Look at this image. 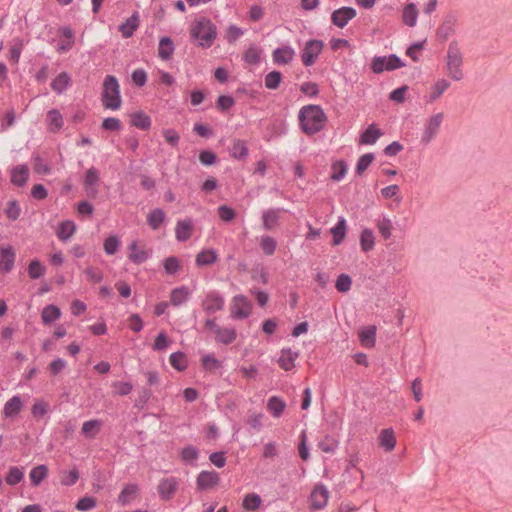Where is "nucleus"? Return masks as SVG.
<instances>
[{
  "label": "nucleus",
  "mask_w": 512,
  "mask_h": 512,
  "mask_svg": "<svg viewBox=\"0 0 512 512\" xmlns=\"http://www.w3.org/2000/svg\"><path fill=\"white\" fill-rule=\"evenodd\" d=\"M326 120L323 109L318 105L303 106L299 111L300 126L308 135L319 132L324 127Z\"/></svg>",
  "instance_id": "1"
},
{
  "label": "nucleus",
  "mask_w": 512,
  "mask_h": 512,
  "mask_svg": "<svg viewBox=\"0 0 512 512\" xmlns=\"http://www.w3.org/2000/svg\"><path fill=\"white\" fill-rule=\"evenodd\" d=\"M191 36L198 41L199 45L208 48L216 38V27L207 18L196 19L191 25Z\"/></svg>",
  "instance_id": "2"
},
{
  "label": "nucleus",
  "mask_w": 512,
  "mask_h": 512,
  "mask_svg": "<svg viewBox=\"0 0 512 512\" xmlns=\"http://www.w3.org/2000/svg\"><path fill=\"white\" fill-rule=\"evenodd\" d=\"M445 72L454 81H461L464 78L463 56L456 43H450L447 55Z\"/></svg>",
  "instance_id": "3"
},
{
  "label": "nucleus",
  "mask_w": 512,
  "mask_h": 512,
  "mask_svg": "<svg viewBox=\"0 0 512 512\" xmlns=\"http://www.w3.org/2000/svg\"><path fill=\"white\" fill-rule=\"evenodd\" d=\"M102 102L106 109L118 110L121 107L120 86L112 75L106 76L103 82Z\"/></svg>",
  "instance_id": "4"
},
{
  "label": "nucleus",
  "mask_w": 512,
  "mask_h": 512,
  "mask_svg": "<svg viewBox=\"0 0 512 512\" xmlns=\"http://www.w3.org/2000/svg\"><path fill=\"white\" fill-rule=\"evenodd\" d=\"M443 121L444 114L442 112L435 113L426 119L421 133V144L428 145L435 139Z\"/></svg>",
  "instance_id": "5"
},
{
  "label": "nucleus",
  "mask_w": 512,
  "mask_h": 512,
  "mask_svg": "<svg viewBox=\"0 0 512 512\" xmlns=\"http://www.w3.org/2000/svg\"><path fill=\"white\" fill-rule=\"evenodd\" d=\"M323 47L324 44L320 40L313 39L307 41L301 53L303 64L305 66L313 65L321 54Z\"/></svg>",
  "instance_id": "6"
},
{
  "label": "nucleus",
  "mask_w": 512,
  "mask_h": 512,
  "mask_svg": "<svg viewBox=\"0 0 512 512\" xmlns=\"http://www.w3.org/2000/svg\"><path fill=\"white\" fill-rule=\"evenodd\" d=\"M252 310L251 302L243 295H237L231 300L230 312L234 319L247 318Z\"/></svg>",
  "instance_id": "7"
},
{
  "label": "nucleus",
  "mask_w": 512,
  "mask_h": 512,
  "mask_svg": "<svg viewBox=\"0 0 512 512\" xmlns=\"http://www.w3.org/2000/svg\"><path fill=\"white\" fill-rule=\"evenodd\" d=\"M404 64L396 55L388 57H375L371 63V69L374 73H382L383 71H392L402 67Z\"/></svg>",
  "instance_id": "8"
},
{
  "label": "nucleus",
  "mask_w": 512,
  "mask_h": 512,
  "mask_svg": "<svg viewBox=\"0 0 512 512\" xmlns=\"http://www.w3.org/2000/svg\"><path fill=\"white\" fill-rule=\"evenodd\" d=\"M128 250V258L135 264L145 262L150 256L149 250H147L146 246L139 241L132 242L129 245Z\"/></svg>",
  "instance_id": "9"
},
{
  "label": "nucleus",
  "mask_w": 512,
  "mask_h": 512,
  "mask_svg": "<svg viewBox=\"0 0 512 512\" xmlns=\"http://www.w3.org/2000/svg\"><path fill=\"white\" fill-rule=\"evenodd\" d=\"M357 15V12L354 8L351 7H342L337 10H335L332 13L331 20L334 25H336L339 28H343L347 25V23L355 18Z\"/></svg>",
  "instance_id": "10"
},
{
  "label": "nucleus",
  "mask_w": 512,
  "mask_h": 512,
  "mask_svg": "<svg viewBox=\"0 0 512 512\" xmlns=\"http://www.w3.org/2000/svg\"><path fill=\"white\" fill-rule=\"evenodd\" d=\"M98 182H99V173L95 168H90L86 171L84 177V189L86 194L95 198L98 194Z\"/></svg>",
  "instance_id": "11"
},
{
  "label": "nucleus",
  "mask_w": 512,
  "mask_h": 512,
  "mask_svg": "<svg viewBox=\"0 0 512 512\" xmlns=\"http://www.w3.org/2000/svg\"><path fill=\"white\" fill-rule=\"evenodd\" d=\"M329 498V491L323 485H317L311 492L310 501L313 509H322L326 506Z\"/></svg>",
  "instance_id": "12"
},
{
  "label": "nucleus",
  "mask_w": 512,
  "mask_h": 512,
  "mask_svg": "<svg viewBox=\"0 0 512 512\" xmlns=\"http://www.w3.org/2000/svg\"><path fill=\"white\" fill-rule=\"evenodd\" d=\"M450 87V82L446 79H438L434 84H432L426 95V102L433 103L438 100L445 91Z\"/></svg>",
  "instance_id": "13"
},
{
  "label": "nucleus",
  "mask_w": 512,
  "mask_h": 512,
  "mask_svg": "<svg viewBox=\"0 0 512 512\" xmlns=\"http://www.w3.org/2000/svg\"><path fill=\"white\" fill-rule=\"evenodd\" d=\"M295 57V50L290 46H283L277 48L272 53V59L274 63L278 65H287Z\"/></svg>",
  "instance_id": "14"
},
{
  "label": "nucleus",
  "mask_w": 512,
  "mask_h": 512,
  "mask_svg": "<svg viewBox=\"0 0 512 512\" xmlns=\"http://www.w3.org/2000/svg\"><path fill=\"white\" fill-rule=\"evenodd\" d=\"M178 487V481L173 478L162 479L158 485V492L162 499H170L176 492Z\"/></svg>",
  "instance_id": "15"
},
{
  "label": "nucleus",
  "mask_w": 512,
  "mask_h": 512,
  "mask_svg": "<svg viewBox=\"0 0 512 512\" xmlns=\"http://www.w3.org/2000/svg\"><path fill=\"white\" fill-rule=\"evenodd\" d=\"M203 308L206 312L213 314L224 306V299L216 293H210L203 301Z\"/></svg>",
  "instance_id": "16"
},
{
  "label": "nucleus",
  "mask_w": 512,
  "mask_h": 512,
  "mask_svg": "<svg viewBox=\"0 0 512 512\" xmlns=\"http://www.w3.org/2000/svg\"><path fill=\"white\" fill-rule=\"evenodd\" d=\"M219 482V475L214 471H202L197 477V485L200 489L215 487Z\"/></svg>",
  "instance_id": "17"
},
{
  "label": "nucleus",
  "mask_w": 512,
  "mask_h": 512,
  "mask_svg": "<svg viewBox=\"0 0 512 512\" xmlns=\"http://www.w3.org/2000/svg\"><path fill=\"white\" fill-rule=\"evenodd\" d=\"M15 260V252L12 247L0 248V271L8 272L12 269Z\"/></svg>",
  "instance_id": "18"
},
{
  "label": "nucleus",
  "mask_w": 512,
  "mask_h": 512,
  "mask_svg": "<svg viewBox=\"0 0 512 512\" xmlns=\"http://www.w3.org/2000/svg\"><path fill=\"white\" fill-rule=\"evenodd\" d=\"M193 231V222L190 219L180 220L176 224L175 236L178 241L188 240Z\"/></svg>",
  "instance_id": "19"
},
{
  "label": "nucleus",
  "mask_w": 512,
  "mask_h": 512,
  "mask_svg": "<svg viewBox=\"0 0 512 512\" xmlns=\"http://www.w3.org/2000/svg\"><path fill=\"white\" fill-rule=\"evenodd\" d=\"M379 446L390 452L396 446V437L392 429H383L379 434Z\"/></svg>",
  "instance_id": "20"
},
{
  "label": "nucleus",
  "mask_w": 512,
  "mask_h": 512,
  "mask_svg": "<svg viewBox=\"0 0 512 512\" xmlns=\"http://www.w3.org/2000/svg\"><path fill=\"white\" fill-rule=\"evenodd\" d=\"M138 490L139 488L136 484L125 485L118 496V503L122 506L131 503L136 498Z\"/></svg>",
  "instance_id": "21"
},
{
  "label": "nucleus",
  "mask_w": 512,
  "mask_h": 512,
  "mask_svg": "<svg viewBox=\"0 0 512 512\" xmlns=\"http://www.w3.org/2000/svg\"><path fill=\"white\" fill-rule=\"evenodd\" d=\"M29 178V168L26 165H18L11 170V182L17 186H23Z\"/></svg>",
  "instance_id": "22"
},
{
  "label": "nucleus",
  "mask_w": 512,
  "mask_h": 512,
  "mask_svg": "<svg viewBox=\"0 0 512 512\" xmlns=\"http://www.w3.org/2000/svg\"><path fill=\"white\" fill-rule=\"evenodd\" d=\"M298 358V353L291 349H283L279 357L278 363L285 371L291 370L295 366V361Z\"/></svg>",
  "instance_id": "23"
},
{
  "label": "nucleus",
  "mask_w": 512,
  "mask_h": 512,
  "mask_svg": "<svg viewBox=\"0 0 512 512\" xmlns=\"http://www.w3.org/2000/svg\"><path fill=\"white\" fill-rule=\"evenodd\" d=\"M102 421L98 419L88 420L82 424L81 433L86 438H95L102 428Z\"/></svg>",
  "instance_id": "24"
},
{
  "label": "nucleus",
  "mask_w": 512,
  "mask_h": 512,
  "mask_svg": "<svg viewBox=\"0 0 512 512\" xmlns=\"http://www.w3.org/2000/svg\"><path fill=\"white\" fill-rule=\"evenodd\" d=\"M382 136V132L375 124H371L368 128L362 133L360 137V143L365 145L374 144L380 137Z\"/></svg>",
  "instance_id": "25"
},
{
  "label": "nucleus",
  "mask_w": 512,
  "mask_h": 512,
  "mask_svg": "<svg viewBox=\"0 0 512 512\" xmlns=\"http://www.w3.org/2000/svg\"><path fill=\"white\" fill-rule=\"evenodd\" d=\"M76 231V225L71 220L63 221L59 224L56 235L61 241H67Z\"/></svg>",
  "instance_id": "26"
},
{
  "label": "nucleus",
  "mask_w": 512,
  "mask_h": 512,
  "mask_svg": "<svg viewBox=\"0 0 512 512\" xmlns=\"http://www.w3.org/2000/svg\"><path fill=\"white\" fill-rule=\"evenodd\" d=\"M375 338H376V327L375 326H369L362 328L359 331V339L361 342V345L367 348H371L375 345Z\"/></svg>",
  "instance_id": "27"
},
{
  "label": "nucleus",
  "mask_w": 512,
  "mask_h": 512,
  "mask_svg": "<svg viewBox=\"0 0 512 512\" xmlns=\"http://www.w3.org/2000/svg\"><path fill=\"white\" fill-rule=\"evenodd\" d=\"M418 18V9L414 3H410L406 5L402 12V21L405 25L409 27H414L416 25Z\"/></svg>",
  "instance_id": "28"
},
{
  "label": "nucleus",
  "mask_w": 512,
  "mask_h": 512,
  "mask_svg": "<svg viewBox=\"0 0 512 512\" xmlns=\"http://www.w3.org/2000/svg\"><path fill=\"white\" fill-rule=\"evenodd\" d=\"M286 408L284 400L277 396H272L268 399L267 410L272 414L273 417L279 418Z\"/></svg>",
  "instance_id": "29"
},
{
  "label": "nucleus",
  "mask_w": 512,
  "mask_h": 512,
  "mask_svg": "<svg viewBox=\"0 0 512 512\" xmlns=\"http://www.w3.org/2000/svg\"><path fill=\"white\" fill-rule=\"evenodd\" d=\"M47 123L50 131H59L63 127L62 114L56 109L50 110L47 113Z\"/></svg>",
  "instance_id": "30"
},
{
  "label": "nucleus",
  "mask_w": 512,
  "mask_h": 512,
  "mask_svg": "<svg viewBox=\"0 0 512 512\" xmlns=\"http://www.w3.org/2000/svg\"><path fill=\"white\" fill-rule=\"evenodd\" d=\"M139 26V18L137 14H133L130 18H128L125 23H123L119 27V31L121 32L122 36L125 38H128L133 35L134 31Z\"/></svg>",
  "instance_id": "31"
},
{
  "label": "nucleus",
  "mask_w": 512,
  "mask_h": 512,
  "mask_svg": "<svg viewBox=\"0 0 512 512\" xmlns=\"http://www.w3.org/2000/svg\"><path fill=\"white\" fill-rule=\"evenodd\" d=\"M71 84V78L66 72L60 73L51 83V88L56 93H62Z\"/></svg>",
  "instance_id": "32"
},
{
  "label": "nucleus",
  "mask_w": 512,
  "mask_h": 512,
  "mask_svg": "<svg viewBox=\"0 0 512 512\" xmlns=\"http://www.w3.org/2000/svg\"><path fill=\"white\" fill-rule=\"evenodd\" d=\"M174 52V45L172 40L169 37H163L159 41L158 54L159 57L163 60H168L171 58Z\"/></svg>",
  "instance_id": "33"
},
{
  "label": "nucleus",
  "mask_w": 512,
  "mask_h": 512,
  "mask_svg": "<svg viewBox=\"0 0 512 512\" xmlns=\"http://www.w3.org/2000/svg\"><path fill=\"white\" fill-rule=\"evenodd\" d=\"M218 259V254L213 249L203 250L196 256V265L206 266L211 265Z\"/></svg>",
  "instance_id": "34"
},
{
  "label": "nucleus",
  "mask_w": 512,
  "mask_h": 512,
  "mask_svg": "<svg viewBox=\"0 0 512 512\" xmlns=\"http://www.w3.org/2000/svg\"><path fill=\"white\" fill-rule=\"evenodd\" d=\"M61 316L60 309L55 305H47L43 308L41 318L44 324H50L58 320Z\"/></svg>",
  "instance_id": "35"
},
{
  "label": "nucleus",
  "mask_w": 512,
  "mask_h": 512,
  "mask_svg": "<svg viewBox=\"0 0 512 512\" xmlns=\"http://www.w3.org/2000/svg\"><path fill=\"white\" fill-rule=\"evenodd\" d=\"M190 296V290L187 287L175 288L171 291L170 300L172 305L179 306L184 303Z\"/></svg>",
  "instance_id": "36"
},
{
  "label": "nucleus",
  "mask_w": 512,
  "mask_h": 512,
  "mask_svg": "<svg viewBox=\"0 0 512 512\" xmlns=\"http://www.w3.org/2000/svg\"><path fill=\"white\" fill-rule=\"evenodd\" d=\"M216 340L223 344H230L236 339V331L233 328H217L215 330Z\"/></svg>",
  "instance_id": "37"
},
{
  "label": "nucleus",
  "mask_w": 512,
  "mask_h": 512,
  "mask_svg": "<svg viewBox=\"0 0 512 512\" xmlns=\"http://www.w3.org/2000/svg\"><path fill=\"white\" fill-rule=\"evenodd\" d=\"M333 235V245H339L346 235V221L344 218H340L337 225L330 230Z\"/></svg>",
  "instance_id": "38"
},
{
  "label": "nucleus",
  "mask_w": 512,
  "mask_h": 512,
  "mask_svg": "<svg viewBox=\"0 0 512 512\" xmlns=\"http://www.w3.org/2000/svg\"><path fill=\"white\" fill-rule=\"evenodd\" d=\"M47 475L48 468L46 465H38L34 467L29 473L31 483L34 486H38L47 477Z\"/></svg>",
  "instance_id": "39"
},
{
  "label": "nucleus",
  "mask_w": 512,
  "mask_h": 512,
  "mask_svg": "<svg viewBox=\"0 0 512 512\" xmlns=\"http://www.w3.org/2000/svg\"><path fill=\"white\" fill-rule=\"evenodd\" d=\"M131 124L139 129L146 130L151 126V119L143 112H136L131 115Z\"/></svg>",
  "instance_id": "40"
},
{
  "label": "nucleus",
  "mask_w": 512,
  "mask_h": 512,
  "mask_svg": "<svg viewBox=\"0 0 512 512\" xmlns=\"http://www.w3.org/2000/svg\"><path fill=\"white\" fill-rule=\"evenodd\" d=\"M231 156L238 160H244L248 156V147L243 140H235L231 148Z\"/></svg>",
  "instance_id": "41"
},
{
  "label": "nucleus",
  "mask_w": 512,
  "mask_h": 512,
  "mask_svg": "<svg viewBox=\"0 0 512 512\" xmlns=\"http://www.w3.org/2000/svg\"><path fill=\"white\" fill-rule=\"evenodd\" d=\"M61 33L63 39L59 43L58 50L64 52L72 48L74 44V34L73 31L68 27L63 28Z\"/></svg>",
  "instance_id": "42"
},
{
  "label": "nucleus",
  "mask_w": 512,
  "mask_h": 512,
  "mask_svg": "<svg viewBox=\"0 0 512 512\" xmlns=\"http://www.w3.org/2000/svg\"><path fill=\"white\" fill-rule=\"evenodd\" d=\"M279 210L270 209L263 213L262 219H263V225L265 229L271 230L273 229L279 220Z\"/></svg>",
  "instance_id": "43"
},
{
  "label": "nucleus",
  "mask_w": 512,
  "mask_h": 512,
  "mask_svg": "<svg viewBox=\"0 0 512 512\" xmlns=\"http://www.w3.org/2000/svg\"><path fill=\"white\" fill-rule=\"evenodd\" d=\"M22 402L20 397L14 396L8 400L4 406V414L7 417H13L21 410Z\"/></svg>",
  "instance_id": "44"
},
{
  "label": "nucleus",
  "mask_w": 512,
  "mask_h": 512,
  "mask_svg": "<svg viewBox=\"0 0 512 512\" xmlns=\"http://www.w3.org/2000/svg\"><path fill=\"white\" fill-rule=\"evenodd\" d=\"M262 50L256 46H250L244 53V61L249 65H257L261 59Z\"/></svg>",
  "instance_id": "45"
},
{
  "label": "nucleus",
  "mask_w": 512,
  "mask_h": 512,
  "mask_svg": "<svg viewBox=\"0 0 512 512\" xmlns=\"http://www.w3.org/2000/svg\"><path fill=\"white\" fill-rule=\"evenodd\" d=\"M360 244L363 251L367 252L373 249L375 244L374 233L370 229H364L361 233Z\"/></svg>",
  "instance_id": "46"
},
{
  "label": "nucleus",
  "mask_w": 512,
  "mask_h": 512,
  "mask_svg": "<svg viewBox=\"0 0 512 512\" xmlns=\"http://www.w3.org/2000/svg\"><path fill=\"white\" fill-rule=\"evenodd\" d=\"M170 364L178 371H183L188 365L186 356L182 352H175L170 355Z\"/></svg>",
  "instance_id": "47"
},
{
  "label": "nucleus",
  "mask_w": 512,
  "mask_h": 512,
  "mask_svg": "<svg viewBox=\"0 0 512 512\" xmlns=\"http://www.w3.org/2000/svg\"><path fill=\"white\" fill-rule=\"evenodd\" d=\"M165 219V213L162 209H154L148 215V224L154 230L158 229Z\"/></svg>",
  "instance_id": "48"
},
{
  "label": "nucleus",
  "mask_w": 512,
  "mask_h": 512,
  "mask_svg": "<svg viewBox=\"0 0 512 512\" xmlns=\"http://www.w3.org/2000/svg\"><path fill=\"white\" fill-rule=\"evenodd\" d=\"M262 500L258 494L250 493L245 496L243 499V507L246 510H257L261 504Z\"/></svg>",
  "instance_id": "49"
},
{
  "label": "nucleus",
  "mask_w": 512,
  "mask_h": 512,
  "mask_svg": "<svg viewBox=\"0 0 512 512\" xmlns=\"http://www.w3.org/2000/svg\"><path fill=\"white\" fill-rule=\"evenodd\" d=\"M377 229L384 239H388L391 236L392 222L390 219L383 217L378 219L376 222Z\"/></svg>",
  "instance_id": "50"
},
{
  "label": "nucleus",
  "mask_w": 512,
  "mask_h": 512,
  "mask_svg": "<svg viewBox=\"0 0 512 512\" xmlns=\"http://www.w3.org/2000/svg\"><path fill=\"white\" fill-rule=\"evenodd\" d=\"M45 270L39 260H32L28 266V275L32 279H38L44 275Z\"/></svg>",
  "instance_id": "51"
},
{
  "label": "nucleus",
  "mask_w": 512,
  "mask_h": 512,
  "mask_svg": "<svg viewBox=\"0 0 512 512\" xmlns=\"http://www.w3.org/2000/svg\"><path fill=\"white\" fill-rule=\"evenodd\" d=\"M78 479L79 472L75 468L61 473V484L64 486H72L78 481Z\"/></svg>",
  "instance_id": "52"
},
{
  "label": "nucleus",
  "mask_w": 512,
  "mask_h": 512,
  "mask_svg": "<svg viewBox=\"0 0 512 512\" xmlns=\"http://www.w3.org/2000/svg\"><path fill=\"white\" fill-rule=\"evenodd\" d=\"M120 246V240L117 236L111 235L107 237L104 241L103 247L104 251L108 255H113L116 253Z\"/></svg>",
  "instance_id": "53"
},
{
  "label": "nucleus",
  "mask_w": 512,
  "mask_h": 512,
  "mask_svg": "<svg viewBox=\"0 0 512 512\" xmlns=\"http://www.w3.org/2000/svg\"><path fill=\"white\" fill-rule=\"evenodd\" d=\"M347 173V165L344 161H337L332 164L331 178L335 181L341 180Z\"/></svg>",
  "instance_id": "54"
},
{
  "label": "nucleus",
  "mask_w": 512,
  "mask_h": 512,
  "mask_svg": "<svg viewBox=\"0 0 512 512\" xmlns=\"http://www.w3.org/2000/svg\"><path fill=\"white\" fill-rule=\"evenodd\" d=\"M5 214L10 220H17L21 214V207L15 200L9 201L5 207Z\"/></svg>",
  "instance_id": "55"
},
{
  "label": "nucleus",
  "mask_w": 512,
  "mask_h": 512,
  "mask_svg": "<svg viewBox=\"0 0 512 512\" xmlns=\"http://www.w3.org/2000/svg\"><path fill=\"white\" fill-rule=\"evenodd\" d=\"M282 80V75L278 71H272L265 77V86L268 89H277Z\"/></svg>",
  "instance_id": "56"
},
{
  "label": "nucleus",
  "mask_w": 512,
  "mask_h": 512,
  "mask_svg": "<svg viewBox=\"0 0 512 512\" xmlns=\"http://www.w3.org/2000/svg\"><path fill=\"white\" fill-rule=\"evenodd\" d=\"M276 241L270 236H264L261 238L260 246L266 255H272L276 249Z\"/></svg>",
  "instance_id": "57"
},
{
  "label": "nucleus",
  "mask_w": 512,
  "mask_h": 512,
  "mask_svg": "<svg viewBox=\"0 0 512 512\" xmlns=\"http://www.w3.org/2000/svg\"><path fill=\"white\" fill-rule=\"evenodd\" d=\"M181 458L187 463H193L198 458V450L193 446H186L181 451Z\"/></svg>",
  "instance_id": "58"
},
{
  "label": "nucleus",
  "mask_w": 512,
  "mask_h": 512,
  "mask_svg": "<svg viewBox=\"0 0 512 512\" xmlns=\"http://www.w3.org/2000/svg\"><path fill=\"white\" fill-rule=\"evenodd\" d=\"M373 160L374 156L371 153L362 155L357 162L356 173L359 175L362 174L369 167Z\"/></svg>",
  "instance_id": "59"
},
{
  "label": "nucleus",
  "mask_w": 512,
  "mask_h": 512,
  "mask_svg": "<svg viewBox=\"0 0 512 512\" xmlns=\"http://www.w3.org/2000/svg\"><path fill=\"white\" fill-rule=\"evenodd\" d=\"M84 273L87 276V280L91 283H100L103 280V273L97 268L87 267Z\"/></svg>",
  "instance_id": "60"
},
{
  "label": "nucleus",
  "mask_w": 512,
  "mask_h": 512,
  "mask_svg": "<svg viewBox=\"0 0 512 512\" xmlns=\"http://www.w3.org/2000/svg\"><path fill=\"white\" fill-rule=\"evenodd\" d=\"M23 479V472L18 467H12L10 468L7 476H6V482L9 485H15L19 483Z\"/></svg>",
  "instance_id": "61"
},
{
  "label": "nucleus",
  "mask_w": 512,
  "mask_h": 512,
  "mask_svg": "<svg viewBox=\"0 0 512 512\" xmlns=\"http://www.w3.org/2000/svg\"><path fill=\"white\" fill-rule=\"evenodd\" d=\"M351 284V278L346 274H341L336 280L335 287L339 292L344 293L350 290Z\"/></svg>",
  "instance_id": "62"
},
{
  "label": "nucleus",
  "mask_w": 512,
  "mask_h": 512,
  "mask_svg": "<svg viewBox=\"0 0 512 512\" xmlns=\"http://www.w3.org/2000/svg\"><path fill=\"white\" fill-rule=\"evenodd\" d=\"M170 344L171 341L169 340L167 335L161 332L155 339L153 349L156 351H164L170 346Z\"/></svg>",
  "instance_id": "63"
},
{
  "label": "nucleus",
  "mask_w": 512,
  "mask_h": 512,
  "mask_svg": "<svg viewBox=\"0 0 512 512\" xmlns=\"http://www.w3.org/2000/svg\"><path fill=\"white\" fill-rule=\"evenodd\" d=\"M95 506L96 499L88 496L81 498L76 504V508L79 511H89L93 509Z\"/></svg>",
  "instance_id": "64"
}]
</instances>
